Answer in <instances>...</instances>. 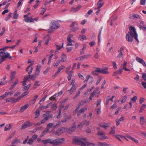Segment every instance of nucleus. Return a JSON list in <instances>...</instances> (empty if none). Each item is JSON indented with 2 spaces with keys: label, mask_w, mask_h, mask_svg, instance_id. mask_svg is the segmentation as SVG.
Listing matches in <instances>:
<instances>
[{
  "label": "nucleus",
  "mask_w": 146,
  "mask_h": 146,
  "mask_svg": "<svg viewBox=\"0 0 146 146\" xmlns=\"http://www.w3.org/2000/svg\"><path fill=\"white\" fill-rule=\"evenodd\" d=\"M51 111H46L45 113L43 114V117H47L48 119L51 118L53 117L52 114H50Z\"/></svg>",
  "instance_id": "17"
},
{
  "label": "nucleus",
  "mask_w": 146,
  "mask_h": 146,
  "mask_svg": "<svg viewBox=\"0 0 146 146\" xmlns=\"http://www.w3.org/2000/svg\"><path fill=\"white\" fill-rule=\"evenodd\" d=\"M76 86H72L71 89L70 90H68L67 91L69 92L70 94H72L76 90Z\"/></svg>",
  "instance_id": "26"
},
{
  "label": "nucleus",
  "mask_w": 146,
  "mask_h": 146,
  "mask_svg": "<svg viewBox=\"0 0 146 146\" xmlns=\"http://www.w3.org/2000/svg\"><path fill=\"white\" fill-rule=\"evenodd\" d=\"M20 142V139H18L17 137H15L13 140L11 145L9 146H16V144H18Z\"/></svg>",
  "instance_id": "10"
},
{
  "label": "nucleus",
  "mask_w": 146,
  "mask_h": 146,
  "mask_svg": "<svg viewBox=\"0 0 146 146\" xmlns=\"http://www.w3.org/2000/svg\"><path fill=\"white\" fill-rule=\"evenodd\" d=\"M89 80H90V82H89V84H91L93 82L94 79L90 75H88L86 76V78L84 82H87Z\"/></svg>",
  "instance_id": "11"
},
{
  "label": "nucleus",
  "mask_w": 146,
  "mask_h": 146,
  "mask_svg": "<svg viewBox=\"0 0 146 146\" xmlns=\"http://www.w3.org/2000/svg\"><path fill=\"white\" fill-rule=\"evenodd\" d=\"M12 13H9V15L8 16L6 17L5 19V20L6 21H7L11 17V15Z\"/></svg>",
  "instance_id": "54"
},
{
  "label": "nucleus",
  "mask_w": 146,
  "mask_h": 146,
  "mask_svg": "<svg viewBox=\"0 0 146 146\" xmlns=\"http://www.w3.org/2000/svg\"><path fill=\"white\" fill-rule=\"evenodd\" d=\"M136 60L140 63L142 64L144 66H146V64L144 60L138 57H137L136 58Z\"/></svg>",
  "instance_id": "12"
},
{
  "label": "nucleus",
  "mask_w": 146,
  "mask_h": 146,
  "mask_svg": "<svg viewBox=\"0 0 146 146\" xmlns=\"http://www.w3.org/2000/svg\"><path fill=\"white\" fill-rule=\"evenodd\" d=\"M4 50H2L0 52V56L1 57V58H3L5 60V58H11L12 57L10 55L9 53H5Z\"/></svg>",
  "instance_id": "5"
},
{
  "label": "nucleus",
  "mask_w": 146,
  "mask_h": 146,
  "mask_svg": "<svg viewBox=\"0 0 146 146\" xmlns=\"http://www.w3.org/2000/svg\"><path fill=\"white\" fill-rule=\"evenodd\" d=\"M89 122L88 121L85 120L82 122L81 123L78 125V126H82L84 125L87 126L89 125Z\"/></svg>",
  "instance_id": "25"
},
{
  "label": "nucleus",
  "mask_w": 146,
  "mask_h": 146,
  "mask_svg": "<svg viewBox=\"0 0 146 146\" xmlns=\"http://www.w3.org/2000/svg\"><path fill=\"white\" fill-rule=\"evenodd\" d=\"M57 108V105L56 104H53L51 107V110H56Z\"/></svg>",
  "instance_id": "40"
},
{
  "label": "nucleus",
  "mask_w": 146,
  "mask_h": 146,
  "mask_svg": "<svg viewBox=\"0 0 146 146\" xmlns=\"http://www.w3.org/2000/svg\"><path fill=\"white\" fill-rule=\"evenodd\" d=\"M82 7L80 5L78 6L76 8H72L71 10L70 11H73V12H76L79 9H80Z\"/></svg>",
  "instance_id": "28"
},
{
  "label": "nucleus",
  "mask_w": 146,
  "mask_h": 146,
  "mask_svg": "<svg viewBox=\"0 0 146 146\" xmlns=\"http://www.w3.org/2000/svg\"><path fill=\"white\" fill-rule=\"evenodd\" d=\"M38 96L37 95H35L33 99L30 101V103L31 104H34L36 102V99L38 98Z\"/></svg>",
  "instance_id": "39"
},
{
  "label": "nucleus",
  "mask_w": 146,
  "mask_h": 146,
  "mask_svg": "<svg viewBox=\"0 0 146 146\" xmlns=\"http://www.w3.org/2000/svg\"><path fill=\"white\" fill-rule=\"evenodd\" d=\"M98 135L99 136L100 139H103L108 138L105 135V134L104 132L100 130V128H98Z\"/></svg>",
  "instance_id": "6"
},
{
  "label": "nucleus",
  "mask_w": 146,
  "mask_h": 146,
  "mask_svg": "<svg viewBox=\"0 0 146 146\" xmlns=\"http://www.w3.org/2000/svg\"><path fill=\"white\" fill-rule=\"evenodd\" d=\"M146 108V105L145 104H143L139 112L140 113L143 110Z\"/></svg>",
  "instance_id": "42"
},
{
  "label": "nucleus",
  "mask_w": 146,
  "mask_h": 146,
  "mask_svg": "<svg viewBox=\"0 0 146 146\" xmlns=\"http://www.w3.org/2000/svg\"><path fill=\"white\" fill-rule=\"evenodd\" d=\"M130 31L126 35V38L128 42H131L133 41V38L137 41L139 42L137 38L138 35L136 32L135 29L133 27L131 26L129 27Z\"/></svg>",
  "instance_id": "1"
},
{
  "label": "nucleus",
  "mask_w": 146,
  "mask_h": 146,
  "mask_svg": "<svg viewBox=\"0 0 146 146\" xmlns=\"http://www.w3.org/2000/svg\"><path fill=\"white\" fill-rule=\"evenodd\" d=\"M33 124L31 123L29 121H27L25 122L21 126V129H25L26 128L32 126Z\"/></svg>",
  "instance_id": "9"
},
{
  "label": "nucleus",
  "mask_w": 146,
  "mask_h": 146,
  "mask_svg": "<svg viewBox=\"0 0 146 146\" xmlns=\"http://www.w3.org/2000/svg\"><path fill=\"white\" fill-rule=\"evenodd\" d=\"M40 67V66H38L36 67V71L34 73V74L36 75V76H38L39 74L40 73L39 69Z\"/></svg>",
  "instance_id": "24"
},
{
  "label": "nucleus",
  "mask_w": 146,
  "mask_h": 146,
  "mask_svg": "<svg viewBox=\"0 0 146 146\" xmlns=\"http://www.w3.org/2000/svg\"><path fill=\"white\" fill-rule=\"evenodd\" d=\"M129 18L130 19H141L140 16L136 14H133L131 16L130 15Z\"/></svg>",
  "instance_id": "22"
},
{
  "label": "nucleus",
  "mask_w": 146,
  "mask_h": 146,
  "mask_svg": "<svg viewBox=\"0 0 146 146\" xmlns=\"http://www.w3.org/2000/svg\"><path fill=\"white\" fill-rule=\"evenodd\" d=\"M64 138H58L55 139H48L46 140H43L42 141L44 144L49 143L53 145H59L63 144L65 142Z\"/></svg>",
  "instance_id": "3"
},
{
  "label": "nucleus",
  "mask_w": 146,
  "mask_h": 146,
  "mask_svg": "<svg viewBox=\"0 0 146 146\" xmlns=\"http://www.w3.org/2000/svg\"><path fill=\"white\" fill-rule=\"evenodd\" d=\"M19 82V80L18 79H16L15 80V81L13 84L9 88V90H11L14 88L16 85Z\"/></svg>",
  "instance_id": "21"
},
{
  "label": "nucleus",
  "mask_w": 146,
  "mask_h": 146,
  "mask_svg": "<svg viewBox=\"0 0 146 146\" xmlns=\"http://www.w3.org/2000/svg\"><path fill=\"white\" fill-rule=\"evenodd\" d=\"M98 89V88L97 87H96L95 90H94L93 92L91 94L90 96V99L91 100H92V97L94 96L96 93L97 92Z\"/></svg>",
  "instance_id": "16"
},
{
  "label": "nucleus",
  "mask_w": 146,
  "mask_h": 146,
  "mask_svg": "<svg viewBox=\"0 0 146 146\" xmlns=\"http://www.w3.org/2000/svg\"><path fill=\"white\" fill-rule=\"evenodd\" d=\"M73 141L75 144H78L81 146H86V145L88 146L92 145L95 146L96 144L93 143L86 142V144L83 141L87 142V140L86 137H74Z\"/></svg>",
  "instance_id": "2"
},
{
  "label": "nucleus",
  "mask_w": 146,
  "mask_h": 146,
  "mask_svg": "<svg viewBox=\"0 0 146 146\" xmlns=\"http://www.w3.org/2000/svg\"><path fill=\"white\" fill-rule=\"evenodd\" d=\"M70 29L73 31L75 32L79 29V28L78 27H75L71 28Z\"/></svg>",
  "instance_id": "52"
},
{
  "label": "nucleus",
  "mask_w": 146,
  "mask_h": 146,
  "mask_svg": "<svg viewBox=\"0 0 146 146\" xmlns=\"http://www.w3.org/2000/svg\"><path fill=\"white\" fill-rule=\"evenodd\" d=\"M123 72V69L122 67L120 68L119 70L117 71L114 72H113V76H115L117 74H121Z\"/></svg>",
  "instance_id": "14"
},
{
  "label": "nucleus",
  "mask_w": 146,
  "mask_h": 146,
  "mask_svg": "<svg viewBox=\"0 0 146 146\" xmlns=\"http://www.w3.org/2000/svg\"><path fill=\"white\" fill-rule=\"evenodd\" d=\"M16 74V72L15 71H13L10 74V78L11 82H12V80L15 78V75Z\"/></svg>",
  "instance_id": "19"
},
{
  "label": "nucleus",
  "mask_w": 146,
  "mask_h": 146,
  "mask_svg": "<svg viewBox=\"0 0 146 146\" xmlns=\"http://www.w3.org/2000/svg\"><path fill=\"white\" fill-rule=\"evenodd\" d=\"M76 126H72L70 127L68 130V132L70 133L73 132L76 129Z\"/></svg>",
  "instance_id": "34"
},
{
  "label": "nucleus",
  "mask_w": 146,
  "mask_h": 146,
  "mask_svg": "<svg viewBox=\"0 0 146 146\" xmlns=\"http://www.w3.org/2000/svg\"><path fill=\"white\" fill-rule=\"evenodd\" d=\"M73 36V35H69L68 37L67 38V40L68 41H71V39L72 37Z\"/></svg>",
  "instance_id": "57"
},
{
  "label": "nucleus",
  "mask_w": 146,
  "mask_h": 146,
  "mask_svg": "<svg viewBox=\"0 0 146 146\" xmlns=\"http://www.w3.org/2000/svg\"><path fill=\"white\" fill-rule=\"evenodd\" d=\"M110 124L109 123H103L100 124V127L104 128L106 129L110 126Z\"/></svg>",
  "instance_id": "18"
},
{
  "label": "nucleus",
  "mask_w": 146,
  "mask_h": 146,
  "mask_svg": "<svg viewBox=\"0 0 146 146\" xmlns=\"http://www.w3.org/2000/svg\"><path fill=\"white\" fill-rule=\"evenodd\" d=\"M25 18V21L26 22H31L33 21V19L32 18V17H31L30 18L28 17Z\"/></svg>",
  "instance_id": "23"
},
{
  "label": "nucleus",
  "mask_w": 146,
  "mask_h": 146,
  "mask_svg": "<svg viewBox=\"0 0 146 146\" xmlns=\"http://www.w3.org/2000/svg\"><path fill=\"white\" fill-rule=\"evenodd\" d=\"M29 93V92L28 91H26L25 92L23 93L21 95L22 96V97L23 98L25 96L27 95Z\"/></svg>",
  "instance_id": "56"
},
{
  "label": "nucleus",
  "mask_w": 146,
  "mask_h": 146,
  "mask_svg": "<svg viewBox=\"0 0 146 146\" xmlns=\"http://www.w3.org/2000/svg\"><path fill=\"white\" fill-rule=\"evenodd\" d=\"M61 61L62 62H64L66 61V54H62L61 57Z\"/></svg>",
  "instance_id": "29"
},
{
  "label": "nucleus",
  "mask_w": 146,
  "mask_h": 146,
  "mask_svg": "<svg viewBox=\"0 0 146 146\" xmlns=\"http://www.w3.org/2000/svg\"><path fill=\"white\" fill-rule=\"evenodd\" d=\"M127 62H126L125 61L124 62L123 68V69H124L126 71H130L129 69H127L126 68V66H127Z\"/></svg>",
  "instance_id": "37"
},
{
  "label": "nucleus",
  "mask_w": 146,
  "mask_h": 146,
  "mask_svg": "<svg viewBox=\"0 0 146 146\" xmlns=\"http://www.w3.org/2000/svg\"><path fill=\"white\" fill-rule=\"evenodd\" d=\"M103 0H99L97 4V9H100L103 6L104 4V3L102 2Z\"/></svg>",
  "instance_id": "13"
},
{
  "label": "nucleus",
  "mask_w": 146,
  "mask_h": 146,
  "mask_svg": "<svg viewBox=\"0 0 146 146\" xmlns=\"http://www.w3.org/2000/svg\"><path fill=\"white\" fill-rule=\"evenodd\" d=\"M114 136L115 137H116L117 139H118L119 141L121 142V140L120 139V137H122L123 136L122 135H114Z\"/></svg>",
  "instance_id": "45"
},
{
  "label": "nucleus",
  "mask_w": 146,
  "mask_h": 146,
  "mask_svg": "<svg viewBox=\"0 0 146 146\" xmlns=\"http://www.w3.org/2000/svg\"><path fill=\"white\" fill-rule=\"evenodd\" d=\"M11 128V125L10 124L7 125L5 126L4 130L5 131H7V130H9Z\"/></svg>",
  "instance_id": "35"
},
{
  "label": "nucleus",
  "mask_w": 146,
  "mask_h": 146,
  "mask_svg": "<svg viewBox=\"0 0 146 146\" xmlns=\"http://www.w3.org/2000/svg\"><path fill=\"white\" fill-rule=\"evenodd\" d=\"M137 96H134L133 98H131V100L133 102H135L137 100Z\"/></svg>",
  "instance_id": "63"
},
{
  "label": "nucleus",
  "mask_w": 146,
  "mask_h": 146,
  "mask_svg": "<svg viewBox=\"0 0 146 146\" xmlns=\"http://www.w3.org/2000/svg\"><path fill=\"white\" fill-rule=\"evenodd\" d=\"M35 118H37L40 115V111L39 110L37 109L35 112Z\"/></svg>",
  "instance_id": "33"
},
{
  "label": "nucleus",
  "mask_w": 146,
  "mask_h": 146,
  "mask_svg": "<svg viewBox=\"0 0 146 146\" xmlns=\"http://www.w3.org/2000/svg\"><path fill=\"white\" fill-rule=\"evenodd\" d=\"M29 106L28 104H25L24 106H22L20 108V111L21 112H22L25 111L27 109Z\"/></svg>",
  "instance_id": "20"
},
{
  "label": "nucleus",
  "mask_w": 146,
  "mask_h": 146,
  "mask_svg": "<svg viewBox=\"0 0 146 146\" xmlns=\"http://www.w3.org/2000/svg\"><path fill=\"white\" fill-rule=\"evenodd\" d=\"M29 76H30V78L33 79L34 80H35L36 78V76L35 74L34 75L31 74L30 75H29Z\"/></svg>",
  "instance_id": "62"
},
{
  "label": "nucleus",
  "mask_w": 146,
  "mask_h": 146,
  "mask_svg": "<svg viewBox=\"0 0 146 146\" xmlns=\"http://www.w3.org/2000/svg\"><path fill=\"white\" fill-rule=\"evenodd\" d=\"M103 27H102L99 30V33L98 37V45H99L100 44V39L101 36V32L102 30Z\"/></svg>",
  "instance_id": "30"
},
{
  "label": "nucleus",
  "mask_w": 146,
  "mask_h": 146,
  "mask_svg": "<svg viewBox=\"0 0 146 146\" xmlns=\"http://www.w3.org/2000/svg\"><path fill=\"white\" fill-rule=\"evenodd\" d=\"M15 133V131H14L12 133L10 136L7 139L6 141H8L9 139L13 137Z\"/></svg>",
  "instance_id": "41"
},
{
  "label": "nucleus",
  "mask_w": 146,
  "mask_h": 146,
  "mask_svg": "<svg viewBox=\"0 0 146 146\" xmlns=\"http://www.w3.org/2000/svg\"><path fill=\"white\" fill-rule=\"evenodd\" d=\"M80 92L79 90L78 91L77 93L74 97V99H76L78 96L80 94Z\"/></svg>",
  "instance_id": "53"
},
{
  "label": "nucleus",
  "mask_w": 146,
  "mask_h": 146,
  "mask_svg": "<svg viewBox=\"0 0 146 146\" xmlns=\"http://www.w3.org/2000/svg\"><path fill=\"white\" fill-rule=\"evenodd\" d=\"M17 10H16L14 11L13 19H17L19 14H17Z\"/></svg>",
  "instance_id": "36"
},
{
  "label": "nucleus",
  "mask_w": 146,
  "mask_h": 146,
  "mask_svg": "<svg viewBox=\"0 0 146 146\" xmlns=\"http://www.w3.org/2000/svg\"><path fill=\"white\" fill-rule=\"evenodd\" d=\"M48 118L47 117H44L42 120L41 121V123H44L47 120H48Z\"/></svg>",
  "instance_id": "48"
},
{
  "label": "nucleus",
  "mask_w": 146,
  "mask_h": 146,
  "mask_svg": "<svg viewBox=\"0 0 146 146\" xmlns=\"http://www.w3.org/2000/svg\"><path fill=\"white\" fill-rule=\"evenodd\" d=\"M5 27H3L2 29V30L1 32L0 33V37L2 36L3 34L5 32Z\"/></svg>",
  "instance_id": "55"
},
{
  "label": "nucleus",
  "mask_w": 146,
  "mask_h": 146,
  "mask_svg": "<svg viewBox=\"0 0 146 146\" xmlns=\"http://www.w3.org/2000/svg\"><path fill=\"white\" fill-rule=\"evenodd\" d=\"M61 62L60 60H58L56 63H54L53 64V66H56L57 67L60 64Z\"/></svg>",
  "instance_id": "43"
},
{
  "label": "nucleus",
  "mask_w": 146,
  "mask_h": 146,
  "mask_svg": "<svg viewBox=\"0 0 146 146\" xmlns=\"http://www.w3.org/2000/svg\"><path fill=\"white\" fill-rule=\"evenodd\" d=\"M146 0H140V4L141 5H145Z\"/></svg>",
  "instance_id": "64"
},
{
  "label": "nucleus",
  "mask_w": 146,
  "mask_h": 146,
  "mask_svg": "<svg viewBox=\"0 0 146 146\" xmlns=\"http://www.w3.org/2000/svg\"><path fill=\"white\" fill-rule=\"evenodd\" d=\"M127 96H125L122 98L121 100V102L123 103L125 102L127 99Z\"/></svg>",
  "instance_id": "49"
},
{
  "label": "nucleus",
  "mask_w": 146,
  "mask_h": 146,
  "mask_svg": "<svg viewBox=\"0 0 146 146\" xmlns=\"http://www.w3.org/2000/svg\"><path fill=\"white\" fill-rule=\"evenodd\" d=\"M31 84H29V85H27V86H24L23 88L25 90H28L30 87L31 86Z\"/></svg>",
  "instance_id": "46"
},
{
  "label": "nucleus",
  "mask_w": 146,
  "mask_h": 146,
  "mask_svg": "<svg viewBox=\"0 0 146 146\" xmlns=\"http://www.w3.org/2000/svg\"><path fill=\"white\" fill-rule=\"evenodd\" d=\"M65 68V67L64 65H62L58 68L57 70L58 72H60L61 70Z\"/></svg>",
  "instance_id": "50"
},
{
  "label": "nucleus",
  "mask_w": 146,
  "mask_h": 146,
  "mask_svg": "<svg viewBox=\"0 0 146 146\" xmlns=\"http://www.w3.org/2000/svg\"><path fill=\"white\" fill-rule=\"evenodd\" d=\"M145 123V119L143 117H140V124L142 126L144 125Z\"/></svg>",
  "instance_id": "31"
},
{
  "label": "nucleus",
  "mask_w": 146,
  "mask_h": 146,
  "mask_svg": "<svg viewBox=\"0 0 146 146\" xmlns=\"http://www.w3.org/2000/svg\"><path fill=\"white\" fill-rule=\"evenodd\" d=\"M75 79H73L72 80L71 83L70 84V85H72V86H76L75 84Z\"/></svg>",
  "instance_id": "59"
},
{
  "label": "nucleus",
  "mask_w": 146,
  "mask_h": 146,
  "mask_svg": "<svg viewBox=\"0 0 146 146\" xmlns=\"http://www.w3.org/2000/svg\"><path fill=\"white\" fill-rule=\"evenodd\" d=\"M91 56V54H87L83 56L80 57L78 58H76V60H79L80 61H81L83 60L85 58H87L88 57H90Z\"/></svg>",
  "instance_id": "15"
},
{
  "label": "nucleus",
  "mask_w": 146,
  "mask_h": 146,
  "mask_svg": "<svg viewBox=\"0 0 146 146\" xmlns=\"http://www.w3.org/2000/svg\"><path fill=\"white\" fill-rule=\"evenodd\" d=\"M52 26L50 28L49 32L53 31L54 29H57L59 27V25L58 23L56 21H53L51 22Z\"/></svg>",
  "instance_id": "4"
},
{
  "label": "nucleus",
  "mask_w": 146,
  "mask_h": 146,
  "mask_svg": "<svg viewBox=\"0 0 146 146\" xmlns=\"http://www.w3.org/2000/svg\"><path fill=\"white\" fill-rule=\"evenodd\" d=\"M96 71L99 73L108 74L109 72L108 71V68H103L101 69L100 68H96Z\"/></svg>",
  "instance_id": "8"
},
{
  "label": "nucleus",
  "mask_w": 146,
  "mask_h": 146,
  "mask_svg": "<svg viewBox=\"0 0 146 146\" xmlns=\"http://www.w3.org/2000/svg\"><path fill=\"white\" fill-rule=\"evenodd\" d=\"M39 82V81H36L35 82L34 84V88L36 89V86H40V84H38V83Z\"/></svg>",
  "instance_id": "44"
},
{
  "label": "nucleus",
  "mask_w": 146,
  "mask_h": 146,
  "mask_svg": "<svg viewBox=\"0 0 146 146\" xmlns=\"http://www.w3.org/2000/svg\"><path fill=\"white\" fill-rule=\"evenodd\" d=\"M102 79V77L100 76L98 78V79L96 84V85H98L100 82L101 80Z\"/></svg>",
  "instance_id": "58"
},
{
  "label": "nucleus",
  "mask_w": 146,
  "mask_h": 146,
  "mask_svg": "<svg viewBox=\"0 0 146 146\" xmlns=\"http://www.w3.org/2000/svg\"><path fill=\"white\" fill-rule=\"evenodd\" d=\"M115 130L114 128H111V131L110 132V134H114L115 133Z\"/></svg>",
  "instance_id": "61"
},
{
  "label": "nucleus",
  "mask_w": 146,
  "mask_h": 146,
  "mask_svg": "<svg viewBox=\"0 0 146 146\" xmlns=\"http://www.w3.org/2000/svg\"><path fill=\"white\" fill-rule=\"evenodd\" d=\"M54 123H50L48 124L47 125L46 129L47 130H48L49 129L51 128L52 127H53Z\"/></svg>",
  "instance_id": "38"
},
{
  "label": "nucleus",
  "mask_w": 146,
  "mask_h": 146,
  "mask_svg": "<svg viewBox=\"0 0 146 146\" xmlns=\"http://www.w3.org/2000/svg\"><path fill=\"white\" fill-rule=\"evenodd\" d=\"M53 55V54H52L48 57V64H50L51 62V59H52Z\"/></svg>",
  "instance_id": "47"
},
{
  "label": "nucleus",
  "mask_w": 146,
  "mask_h": 146,
  "mask_svg": "<svg viewBox=\"0 0 146 146\" xmlns=\"http://www.w3.org/2000/svg\"><path fill=\"white\" fill-rule=\"evenodd\" d=\"M79 106H80V105H78L77 106L76 108V109L74 111H73V115H75V113H76V112H77L79 110V108H80Z\"/></svg>",
  "instance_id": "51"
},
{
  "label": "nucleus",
  "mask_w": 146,
  "mask_h": 146,
  "mask_svg": "<svg viewBox=\"0 0 146 146\" xmlns=\"http://www.w3.org/2000/svg\"><path fill=\"white\" fill-rule=\"evenodd\" d=\"M97 144L99 146H108V145L106 143L102 142H98Z\"/></svg>",
  "instance_id": "32"
},
{
  "label": "nucleus",
  "mask_w": 146,
  "mask_h": 146,
  "mask_svg": "<svg viewBox=\"0 0 146 146\" xmlns=\"http://www.w3.org/2000/svg\"><path fill=\"white\" fill-rule=\"evenodd\" d=\"M127 137L129 139H131V140H132L133 141V142H134L135 143H138V142H139V141H138L136 139H135L134 138H133L132 137H131L130 136H129V135H128L127 136Z\"/></svg>",
  "instance_id": "27"
},
{
  "label": "nucleus",
  "mask_w": 146,
  "mask_h": 146,
  "mask_svg": "<svg viewBox=\"0 0 146 146\" xmlns=\"http://www.w3.org/2000/svg\"><path fill=\"white\" fill-rule=\"evenodd\" d=\"M41 127H38L37 128H35L33 130L31 131V132L32 133H34L37 130L40 129V128H41Z\"/></svg>",
  "instance_id": "60"
},
{
  "label": "nucleus",
  "mask_w": 146,
  "mask_h": 146,
  "mask_svg": "<svg viewBox=\"0 0 146 146\" xmlns=\"http://www.w3.org/2000/svg\"><path fill=\"white\" fill-rule=\"evenodd\" d=\"M66 130V129L64 127H62L58 129L55 132V134L58 136H60Z\"/></svg>",
  "instance_id": "7"
}]
</instances>
